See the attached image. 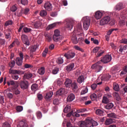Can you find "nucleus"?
I'll return each mask as SVG.
<instances>
[{
    "label": "nucleus",
    "instance_id": "1",
    "mask_svg": "<svg viewBox=\"0 0 127 127\" xmlns=\"http://www.w3.org/2000/svg\"><path fill=\"white\" fill-rule=\"evenodd\" d=\"M82 22L83 23V28L84 30H87L90 25L91 20L89 17L86 16L82 18Z\"/></svg>",
    "mask_w": 127,
    "mask_h": 127
},
{
    "label": "nucleus",
    "instance_id": "2",
    "mask_svg": "<svg viewBox=\"0 0 127 127\" xmlns=\"http://www.w3.org/2000/svg\"><path fill=\"white\" fill-rule=\"evenodd\" d=\"M53 38L54 39V41L58 42L60 41V40L63 39L64 37L60 35V31L59 30L57 29L55 30L54 35Z\"/></svg>",
    "mask_w": 127,
    "mask_h": 127
},
{
    "label": "nucleus",
    "instance_id": "3",
    "mask_svg": "<svg viewBox=\"0 0 127 127\" xmlns=\"http://www.w3.org/2000/svg\"><path fill=\"white\" fill-rule=\"evenodd\" d=\"M19 57H17L15 60V63L16 65L18 66H21L23 64V60L24 59V54L22 52H20L19 53Z\"/></svg>",
    "mask_w": 127,
    "mask_h": 127
},
{
    "label": "nucleus",
    "instance_id": "4",
    "mask_svg": "<svg viewBox=\"0 0 127 127\" xmlns=\"http://www.w3.org/2000/svg\"><path fill=\"white\" fill-rule=\"evenodd\" d=\"M94 53H97V54H96V58H99L100 57H101L103 56V54L104 53H105V51L102 50L101 49V48L96 47L94 48L93 51H92Z\"/></svg>",
    "mask_w": 127,
    "mask_h": 127
},
{
    "label": "nucleus",
    "instance_id": "5",
    "mask_svg": "<svg viewBox=\"0 0 127 127\" xmlns=\"http://www.w3.org/2000/svg\"><path fill=\"white\" fill-rule=\"evenodd\" d=\"M19 87L22 90H26L29 87V82L27 80H23L19 82Z\"/></svg>",
    "mask_w": 127,
    "mask_h": 127
},
{
    "label": "nucleus",
    "instance_id": "6",
    "mask_svg": "<svg viewBox=\"0 0 127 127\" xmlns=\"http://www.w3.org/2000/svg\"><path fill=\"white\" fill-rule=\"evenodd\" d=\"M110 20L111 17L109 16H106L105 17H104V18L101 20H100V24L101 26L105 25L106 24H107Z\"/></svg>",
    "mask_w": 127,
    "mask_h": 127
},
{
    "label": "nucleus",
    "instance_id": "7",
    "mask_svg": "<svg viewBox=\"0 0 127 127\" xmlns=\"http://www.w3.org/2000/svg\"><path fill=\"white\" fill-rule=\"evenodd\" d=\"M111 59H112V58L110 55H106L103 58H102V59L100 60V61H98V62H100V63L102 62L104 64H107L110 62H111Z\"/></svg>",
    "mask_w": 127,
    "mask_h": 127
},
{
    "label": "nucleus",
    "instance_id": "8",
    "mask_svg": "<svg viewBox=\"0 0 127 127\" xmlns=\"http://www.w3.org/2000/svg\"><path fill=\"white\" fill-rule=\"evenodd\" d=\"M100 62H98L96 64H94L91 66L92 69H96L97 72H99L102 70L103 69V66L99 65Z\"/></svg>",
    "mask_w": 127,
    "mask_h": 127
},
{
    "label": "nucleus",
    "instance_id": "9",
    "mask_svg": "<svg viewBox=\"0 0 127 127\" xmlns=\"http://www.w3.org/2000/svg\"><path fill=\"white\" fill-rule=\"evenodd\" d=\"M64 57L67 60H70L73 59L75 56V54L74 52L69 51L67 53L64 55Z\"/></svg>",
    "mask_w": 127,
    "mask_h": 127
},
{
    "label": "nucleus",
    "instance_id": "10",
    "mask_svg": "<svg viewBox=\"0 0 127 127\" xmlns=\"http://www.w3.org/2000/svg\"><path fill=\"white\" fill-rule=\"evenodd\" d=\"M88 121H87V123H88V125H87L88 127H94L95 126H98V123L95 121H94L91 118H87Z\"/></svg>",
    "mask_w": 127,
    "mask_h": 127
},
{
    "label": "nucleus",
    "instance_id": "11",
    "mask_svg": "<svg viewBox=\"0 0 127 127\" xmlns=\"http://www.w3.org/2000/svg\"><path fill=\"white\" fill-rule=\"evenodd\" d=\"M21 40H22L24 44L28 46L29 45H30V42H29L28 36H26L25 34H22L21 35Z\"/></svg>",
    "mask_w": 127,
    "mask_h": 127
},
{
    "label": "nucleus",
    "instance_id": "12",
    "mask_svg": "<svg viewBox=\"0 0 127 127\" xmlns=\"http://www.w3.org/2000/svg\"><path fill=\"white\" fill-rule=\"evenodd\" d=\"M52 4L50 1H47L44 4V8L45 10L48 11H51L52 10Z\"/></svg>",
    "mask_w": 127,
    "mask_h": 127
},
{
    "label": "nucleus",
    "instance_id": "13",
    "mask_svg": "<svg viewBox=\"0 0 127 127\" xmlns=\"http://www.w3.org/2000/svg\"><path fill=\"white\" fill-rule=\"evenodd\" d=\"M88 121V119L87 118L85 121H79V122L78 123V126L80 127H88L89 125V123H87Z\"/></svg>",
    "mask_w": 127,
    "mask_h": 127
},
{
    "label": "nucleus",
    "instance_id": "14",
    "mask_svg": "<svg viewBox=\"0 0 127 127\" xmlns=\"http://www.w3.org/2000/svg\"><path fill=\"white\" fill-rule=\"evenodd\" d=\"M7 84L8 86H12L13 88H17L18 87V82L14 80H9L7 82Z\"/></svg>",
    "mask_w": 127,
    "mask_h": 127
},
{
    "label": "nucleus",
    "instance_id": "15",
    "mask_svg": "<svg viewBox=\"0 0 127 127\" xmlns=\"http://www.w3.org/2000/svg\"><path fill=\"white\" fill-rule=\"evenodd\" d=\"M75 66V64L74 63L69 64L68 65H66L65 67L66 71L70 72L73 70L74 67Z\"/></svg>",
    "mask_w": 127,
    "mask_h": 127
},
{
    "label": "nucleus",
    "instance_id": "16",
    "mask_svg": "<svg viewBox=\"0 0 127 127\" xmlns=\"http://www.w3.org/2000/svg\"><path fill=\"white\" fill-rule=\"evenodd\" d=\"M9 74H17L20 75V74L22 73V71H21L19 70L12 69V68H10L9 70Z\"/></svg>",
    "mask_w": 127,
    "mask_h": 127
},
{
    "label": "nucleus",
    "instance_id": "17",
    "mask_svg": "<svg viewBox=\"0 0 127 127\" xmlns=\"http://www.w3.org/2000/svg\"><path fill=\"white\" fill-rule=\"evenodd\" d=\"M60 24H61V23L60 22H57L56 23H54L52 24H50L48 27H47L46 30H48V31L50 30H51L52 29L55 27L56 26V25H57L58 24L59 25Z\"/></svg>",
    "mask_w": 127,
    "mask_h": 127
},
{
    "label": "nucleus",
    "instance_id": "18",
    "mask_svg": "<svg viewBox=\"0 0 127 127\" xmlns=\"http://www.w3.org/2000/svg\"><path fill=\"white\" fill-rule=\"evenodd\" d=\"M31 24L33 25L35 28H38L41 27V23L40 21H33L31 22Z\"/></svg>",
    "mask_w": 127,
    "mask_h": 127
},
{
    "label": "nucleus",
    "instance_id": "19",
    "mask_svg": "<svg viewBox=\"0 0 127 127\" xmlns=\"http://www.w3.org/2000/svg\"><path fill=\"white\" fill-rule=\"evenodd\" d=\"M72 84H73V83H72V80H71V79L70 78L66 79L65 82H64V85H65L66 87L69 88L70 87H71V85Z\"/></svg>",
    "mask_w": 127,
    "mask_h": 127
},
{
    "label": "nucleus",
    "instance_id": "20",
    "mask_svg": "<svg viewBox=\"0 0 127 127\" xmlns=\"http://www.w3.org/2000/svg\"><path fill=\"white\" fill-rule=\"evenodd\" d=\"M75 95L73 93H71L68 95L67 98H66V101H67V102H72L74 99H75Z\"/></svg>",
    "mask_w": 127,
    "mask_h": 127
},
{
    "label": "nucleus",
    "instance_id": "21",
    "mask_svg": "<svg viewBox=\"0 0 127 127\" xmlns=\"http://www.w3.org/2000/svg\"><path fill=\"white\" fill-rule=\"evenodd\" d=\"M103 12H101L100 11H97L95 12V15H94V17H95L96 19H100L103 16Z\"/></svg>",
    "mask_w": 127,
    "mask_h": 127
},
{
    "label": "nucleus",
    "instance_id": "22",
    "mask_svg": "<svg viewBox=\"0 0 127 127\" xmlns=\"http://www.w3.org/2000/svg\"><path fill=\"white\" fill-rule=\"evenodd\" d=\"M41 110L42 111L43 113L46 114L48 111V107L46 105L43 104L41 106Z\"/></svg>",
    "mask_w": 127,
    "mask_h": 127
},
{
    "label": "nucleus",
    "instance_id": "23",
    "mask_svg": "<svg viewBox=\"0 0 127 127\" xmlns=\"http://www.w3.org/2000/svg\"><path fill=\"white\" fill-rule=\"evenodd\" d=\"M54 93L53 92L51 91L48 92V93H46L45 95V99L47 100H49V99L51 98L52 96H53Z\"/></svg>",
    "mask_w": 127,
    "mask_h": 127
},
{
    "label": "nucleus",
    "instance_id": "24",
    "mask_svg": "<svg viewBox=\"0 0 127 127\" xmlns=\"http://www.w3.org/2000/svg\"><path fill=\"white\" fill-rule=\"evenodd\" d=\"M65 93V89L64 88H61L56 92L57 96H62Z\"/></svg>",
    "mask_w": 127,
    "mask_h": 127
},
{
    "label": "nucleus",
    "instance_id": "25",
    "mask_svg": "<svg viewBox=\"0 0 127 127\" xmlns=\"http://www.w3.org/2000/svg\"><path fill=\"white\" fill-rule=\"evenodd\" d=\"M73 21H68V22L66 23V28L71 30L73 28Z\"/></svg>",
    "mask_w": 127,
    "mask_h": 127
},
{
    "label": "nucleus",
    "instance_id": "26",
    "mask_svg": "<svg viewBox=\"0 0 127 127\" xmlns=\"http://www.w3.org/2000/svg\"><path fill=\"white\" fill-rule=\"evenodd\" d=\"M31 89L33 92H36L38 89V85L36 83L32 84V85H31Z\"/></svg>",
    "mask_w": 127,
    "mask_h": 127
},
{
    "label": "nucleus",
    "instance_id": "27",
    "mask_svg": "<svg viewBox=\"0 0 127 127\" xmlns=\"http://www.w3.org/2000/svg\"><path fill=\"white\" fill-rule=\"evenodd\" d=\"M114 99L117 101H120L121 100V97L120 96L118 93L115 92L113 94Z\"/></svg>",
    "mask_w": 127,
    "mask_h": 127
},
{
    "label": "nucleus",
    "instance_id": "28",
    "mask_svg": "<svg viewBox=\"0 0 127 127\" xmlns=\"http://www.w3.org/2000/svg\"><path fill=\"white\" fill-rule=\"evenodd\" d=\"M113 123V120L112 119H107L106 120L105 123L104 124L106 126H109L111 124H112Z\"/></svg>",
    "mask_w": 127,
    "mask_h": 127
},
{
    "label": "nucleus",
    "instance_id": "29",
    "mask_svg": "<svg viewBox=\"0 0 127 127\" xmlns=\"http://www.w3.org/2000/svg\"><path fill=\"white\" fill-rule=\"evenodd\" d=\"M17 127H28V125L23 121H21L19 123V124L17 125Z\"/></svg>",
    "mask_w": 127,
    "mask_h": 127
},
{
    "label": "nucleus",
    "instance_id": "30",
    "mask_svg": "<svg viewBox=\"0 0 127 127\" xmlns=\"http://www.w3.org/2000/svg\"><path fill=\"white\" fill-rule=\"evenodd\" d=\"M104 113V112L103 110L101 109H97L96 110V115H98V116H102L103 115Z\"/></svg>",
    "mask_w": 127,
    "mask_h": 127
},
{
    "label": "nucleus",
    "instance_id": "31",
    "mask_svg": "<svg viewBox=\"0 0 127 127\" xmlns=\"http://www.w3.org/2000/svg\"><path fill=\"white\" fill-rule=\"evenodd\" d=\"M113 89L114 91L118 92L120 90V87L119 86V84H118L117 83H113Z\"/></svg>",
    "mask_w": 127,
    "mask_h": 127
},
{
    "label": "nucleus",
    "instance_id": "32",
    "mask_svg": "<svg viewBox=\"0 0 127 127\" xmlns=\"http://www.w3.org/2000/svg\"><path fill=\"white\" fill-rule=\"evenodd\" d=\"M33 75L32 74V73L30 72H28L25 74H24V78L27 79H29L31 78H32Z\"/></svg>",
    "mask_w": 127,
    "mask_h": 127
},
{
    "label": "nucleus",
    "instance_id": "33",
    "mask_svg": "<svg viewBox=\"0 0 127 127\" xmlns=\"http://www.w3.org/2000/svg\"><path fill=\"white\" fill-rule=\"evenodd\" d=\"M71 41L72 42V43L74 44H77L78 43V41L77 39V37L75 35H73L72 37H71Z\"/></svg>",
    "mask_w": 127,
    "mask_h": 127
},
{
    "label": "nucleus",
    "instance_id": "34",
    "mask_svg": "<svg viewBox=\"0 0 127 127\" xmlns=\"http://www.w3.org/2000/svg\"><path fill=\"white\" fill-rule=\"evenodd\" d=\"M84 76L83 75H80L77 78V82L79 84H81V83H83L84 82Z\"/></svg>",
    "mask_w": 127,
    "mask_h": 127
},
{
    "label": "nucleus",
    "instance_id": "35",
    "mask_svg": "<svg viewBox=\"0 0 127 127\" xmlns=\"http://www.w3.org/2000/svg\"><path fill=\"white\" fill-rule=\"evenodd\" d=\"M123 8V3H119L115 7L116 10H120Z\"/></svg>",
    "mask_w": 127,
    "mask_h": 127
},
{
    "label": "nucleus",
    "instance_id": "36",
    "mask_svg": "<svg viewBox=\"0 0 127 127\" xmlns=\"http://www.w3.org/2000/svg\"><path fill=\"white\" fill-rule=\"evenodd\" d=\"M47 14V11L46 10H42L40 11L39 15L42 17L46 16Z\"/></svg>",
    "mask_w": 127,
    "mask_h": 127
},
{
    "label": "nucleus",
    "instance_id": "37",
    "mask_svg": "<svg viewBox=\"0 0 127 127\" xmlns=\"http://www.w3.org/2000/svg\"><path fill=\"white\" fill-rule=\"evenodd\" d=\"M45 39L47 41L50 42L52 41V37L50 34H45Z\"/></svg>",
    "mask_w": 127,
    "mask_h": 127
},
{
    "label": "nucleus",
    "instance_id": "38",
    "mask_svg": "<svg viewBox=\"0 0 127 127\" xmlns=\"http://www.w3.org/2000/svg\"><path fill=\"white\" fill-rule=\"evenodd\" d=\"M113 107H114L113 104L112 103H108L107 105L105 106V109L107 110H110L112 109Z\"/></svg>",
    "mask_w": 127,
    "mask_h": 127
},
{
    "label": "nucleus",
    "instance_id": "39",
    "mask_svg": "<svg viewBox=\"0 0 127 127\" xmlns=\"http://www.w3.org/2000/svg\"><path fill=\"white\" fill-rule=\"evenodd\" d=\"M12 90L13 93H14L15 95L20 94V91L17 89V87H12Z\"/></svg>",
    "mask_w": 127,
    "mask_h": 127
},
{
    "label": "nucleus",
    "instance_id": "40",
    "mask_svg": "<svg viewBox=\"0 0 127 127\" xmlns=\"http://www.w3.org/2000/svg\"><path fill=\"white\" fill-rule=\"evenodd\" d=\"M71 111V107L69 106H66L65 108L64 109V113H67Z\"/></svg>",
    "mask_w": 127,
    "mask_h": 127
},
{
    "label": "nucleus",
    "instance_id": "41",
    "mask_svg": "<svg viewBox=\"0 0 127 127\" xmlns=\"http://www.w3.org/2000/svg\"><path fill=\"white\" fill-rule=\"evenodd\" d=\"M107 116L108 118H114V119L117 118V115L114 113L108 114L107 115Z\"/></svg>",
    "mask_w": 127,
    "mask_h": 127
},
{
    "label": "nucleus",
    "instance_id": "42",
    "mask_svg": "<svg viewBox=\"0 0 127 127\" xmlns=\"http://www.w3.org/2000/svg\"><path fill=\"white\" fill-rule=\"evenodd\" d=\"M56 62L59 64H61L64 63V60L62 58H58L56 61Z\"/></svg>",
    "mask_w": 127,
    "mask_h": 127
},
{
    "label": "nucleus",
    "instance_id": "43",
    "mask_svg": "<svg viewBox=\"0 0 127 127\" xmlns=\"http://www.w3.org/2000/svg\"><path fill=\"white\" fill-rule=\"evenodd\" d=\"M39 73L40 75H43L45 73V68L44 67H41V68H39Z\"/></svg>",
    "mask_w": 127,
    "mask_h": 127
},
{
    "label": "nucleus",
    "instance_id": "44",
    "mask_svg": "<svg viewBox=\"0 0 127 127\" xmlns=\"http://www.w3.org/2000/svg\"><path fill=\"white\" fill-rule=\"evenodd\" d=\"M109 103V99L107 97L102 98V103L107 104Z\"/></svg>",
    "mask_w": 127,
    "mask_h": 127
},
{
    "label": "nucleus",
    "instance_id": "45",
    "mask_svg": "<svg viewBox=\"0 0 127 127\" xmlns=\"http://www.w3.org/2000/svg\"><path fill=\"white\" fill-rule=\"evenodd\" d=\"M37 50V46L34 45L30 48V53H34Z\"/></svg>",
    "mask_w": 127,
    "mask_h": 127
},
{
    "label": "nucleus",
    "instance_id": "46",
    "mask_svg": "<svg viewBox=\"0 0 127 127\" xmlns=\"http://www.w3.org/2000/svg\"><path fill=\"white\" fill-rule=\"evenodd\" d=\"M36 115L37 119H40L42 118V112H41L40 111H37L36 112Z\"/></svg>",
    "mask_w": 127,
    "mask_h": 127
},
{
    "label": "nucleus",
    "instance_id": "47",
    "mask_svg": "<svg viewBox=\"0 0 127 127\" xmlns=\"http://www.w3.org/2000/svg\"><path fill=\"white\" fill-rule=\"evenodd\" d=\"M70 86H71L73 89L77 90L78 89V86L77 85V83L75 82L72 83V84L70 85Z\"/></svg>",
    "mask_w": 127,
    "mask_h": 127
},
{
    "label": "nucleus",
    "instance_id": "48",
    "mask_svg": "<svg viewBox=\"0 0 127 127\" xmlns=\"http://www.w3.org/2000/svg\"><path fill=\"white\" fill-rule=\"evenodd\" d=\"M15 64L16 63L15 61H11V62L9 63V66L12 68L15 66Z\"/></svg>",
    "mask_w": 127,
    "mask_h": 127
},
{
    "label": "nucleus",
    "instance_id": "49",
    "mask_svg": "<svg viewBox=\"0 0 127 127\" xmlns=\"http://www.w3.org/2000/svg\"><path fill=\"white\" fill-rule=\"evenodd\" d=\"M48 52V48H45L44 51H43V52L42 53V56L43 58H45L46 57L47 54Z\"/></svg>",
    "mask_w": 127,
    "mask_h": 127
},
{
    "label": "nucleus",
    "instance_id": "50",
    "mask_svg": "<svg viewBox=\"0 0 127 127\" xmlns=\"http://www.w3.org/2000/svg\"><path fill=\"white\" fill-rule=\"evenodd\" d=\"M127 50V45H125V46H124L123 48L122 47H120L119 52L122 53L123 52V50Z\"/></svg>",
    "mask_w": 127,
    "mask_h": 127
},
{
    "label": "nucleus",
    "instance_id": "51",
    "mask_svg": "<svg viewBox=\"0 0 127 127\" xmlns=\"http://www.w3.org/2000/svg\"><path fill=\"white\" fill-rule=\"evenodd\" d=\"M58 72H59V68L57 67H55L54 69H53L52 73L54 74H58Z\"/></svg>",
    "mask_w": 127,
    "mask_h": 127
},
{
    "label": "nucleus",
    "instance_id": "52",
    "mask_svg": "<svg viewBox=\"0 0 127 127\" xmlns=\"http://www.w3.org/2000/svg\"><path fill=\"white\" fill-rule=\"evenodd\" d=\"M86 111H87V109L85 108L76 110V112H77V113H81L85 112Z\"/></svg>",
    "mask_w": 127,
    "mask_h": 127
},
{
    "label": "nucleus",
    "instance_id": "53",
    "mask_svg": "<svg viewBox=\"0 0 127 127\" xmlns=\"http://www.w3.org/2000/svg\"><path fill=\"white\" fill-rule=\"evenodd\" d=\"M33 66L32 64H25L24 65V68L26 69L32 68H33Z\"/></svg>",
    "mask_w": 127,
    "mask_h": 127
},
{
    "label": "nucleus",
    "instance_id": "54",
    "mask_svg": "<svg viewBox=\"0 0 127 127\" xmlns=\"http://www.w3.org/2000/svg\"><path fill=\"white\" fill-rule=\"evenodd\" d=\"M90 40H91V41L93 42L94 44H96L97 45L99 44V41L97 40V39H95L94 38H91V39H90Z\"/></svg>",
    "mask_w": 127,
    "mask_h": 127
},
{
    "label": "nucleus",
    "instance_id": "55",
    "mask_svg": "<svg viewBox=\"0 0 127 127\" xmlns=\"http://www.w3.org/2000/svg\"><path fill=\"white\" fill-rule=\"evenodd\" d=\"M13 22L12 20H8L6 21V22L5 23V26L7 27L9 25H11L12 24Z\"/></svg>",
    "mask_w": 127,
    "mask_h": 127
},
{
    "label": "nucleus",
    "instance_id": "56",
    "mask_svg": "<svg viewBox=\"0 0 127 127\" xmlns=\"http://www.w3.org/2000/svg\"><path fill=\"white\" fill-rule=\"evenodd\" d=\"M74 48L76 50H78V51L81 52L82 53L84 52V50L82 48H80L77 46H74Z\"/></svg>",
    "mask_w": 127,
    "mask_h": 127
},
{
    "label": "nucleus",
    "instance_id": "57",
    "mask_svg": "<svg viewBox=\"0 0 127 127\" xmlns=\"http://www.w3.org/2000/svg\"><path fill=\"white\" fill-rule=\"evenodd\" d=\"M126 24V21H125L124 20H121L119 21V25L120 26H124Z\"/></svg>",
    "mask_w": 127,
    "mask_h": 127
},
{
    "label": "nucleus",
    "instance_id": "58",
    "mask_svg": "<svg viewBox=\"0 0 127 127\" xmlns=\"http://www.w3.org/2000/svg\"><path fill=\"white\" fill-rule=\"evenodd\" d=\"M32 31V29L30 28H28L27 27H24L23 28V31L25 33H29L30 31Z\"/></svg>",
    "mask_w": 127,
    "mask_h": 127
},
{
    "label": "nucleus",
    "instance_id": "59",
    "mask_svg": "<svg viewBox=\"0 0 127 127\" xmlns=\"http://www.w3.org/2000/svg\"><path fill=\"white\" fill-rule=\"evenodd\" d=\"M21 3L23 5H27L28 3V0H21Z\"/></svg>",
    "mask_w": 127,
    "mask_h": 127
},
{
    "label": "nucleus",
    "instance_id": "60",
    "mask_svg": "<svg viewBox=\"0 0 127 127\" xmlns=\"http://www.w3.org/2000/svg\"><path fill=\"white\" fill-rule=\"evenodd\" d=\"M16 111L17 112H21L23 111L22 106H18L16 107Z\"/></svg>",
    "mask_w": 127,
    "mask_h": 127
},
{
    "label": "nucleus",
    "instance_id": "61",
    "mask_svg": "<svg viewBox=\"0 0 127 127\" xmlns=\"http://www.w3.org/2000/svg\"><path fill=\"white\" fill-rule=\"evenodd\" d=\"M88 92V89L87 87H85L83 90H82L81 92H80V94L84 95L85 94Z\"/></svg>",
    "mask_w": 127,
    "mask_h": 127
},
{
    "label": "nucleus",
    "instance_id": "62",
    "mask_svg": "<svg viewBox=\"0 0 127 127\" xmlns=\"http://www.w3.org/2000/svg\"><path fill=\"white\" fill-rule=\"evenodd\" d=\"M17 9V8L15 5H13L10 8L11 12H15Z\"/></svg>",
    "mask_w": 127,
    "mask_h": 127
},
{
    "label": "nucleus",
    "instance_id": "63",
    "mask_svg": "<svg viewBox=\"0 0 127 127\" xmlns=\"http://www.w3.org/2000/svg\"><path fill=\"white\" fill-rule=\"evenodd\" d=\"M77 31L78 33H80L82 31V26L80 24L77 26Z\"/></svg>",
    "mask_w": 127,
    "mask_h": 127
},
{
    "label": "nucleus",
    "instance_id": "64",
    "mask_svg": "<svg viewBox=\"0 0 127 127\" xmlns=\"http://www.w3.org/2000/svg\"><path fill=\"white\" fill-rule=\"evenodd\" d=\"M121 43L127 44V39H123L120 41Z\"/></svg>",
    "mask_w": 127,
    "mask_h": 127
}]
</instances>
